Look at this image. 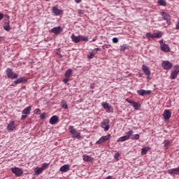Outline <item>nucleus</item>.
<instances>
[{
    "label": "nucleus",
    "instance_id": "0eeeda50",
    "mask_svg": "<svg viewBox=\"0 0 179 179\" xmlns=\"http://www.w3.org/2000/svg\"><path fill=\"white\" fill-rule=\"evenodd\" d=\"M52 13H53L55 17H58L59 15H62L64 12L62 9H59L57 6H53V7H52Z\"/></svg>",
    "mask_w": 179,
    "mask_h": 179
},
{
    "label": "nucleus",
    "instance_id": "de8ad7c7",
    "mask_svg": "<svg viewBox=\"0 0 179 179\" xmlns=\"http://www.w3.org/2000/svg\"><path fill=\"white\" fill-rule=\"evenodd\" d=\"M27 117V115L26 114H22L21 116V120H25Z\"/></svg>",
    "mask_w": 179,
    "mask_h": 179
},
{
    "label": "nucleus",
    "instance_id": "20e7f679",
    "mask_svg": "<svg viewBox=\"0 0 179 179\" xmlns=\"http://www.w3.org/2000/svg\"><path fill=\"white\" fill-rule=\"evenodd\" d=\"M160 15H162V19H164V20H166V24L169 26H170V24H171L170 14H169V13L166 12H160Z\"/></svg>",
    "mask_w": 179,
    "mask_h": 179
},
{
    "label": "nucleus",
    "instance_id": "1a4fd4ad",
    "mask_svg": "<svg viewBox=\"0 0 179 179\" xmlns=\"http://www.w3.org/2000/svg\"><path fill=\"white\" fill-rule=\"evenodd\" d=\"M11 171L13 174H15L17 177L22 176L23 174V170L21 168H17V166L11 168Z\"/></svg>",
    "mask_w": 179,
    "mask_h": 179
},
{
    "label": "nucleus",
    "instance_id": "7ed1b4c3",
    "mask_svg": "<svg viewBox=\"0 0 179 179\" xmlns=\"http://www.w3.org/2000/svg\"><path fill=\"white\" fill-rule=\"evenodd\" d=\"M69 129L71 134H72V138H80L81 137V134L79 133L73 126H69Z\"/></svg>",
    "mask_w": 179,
    "mask_h": 179
},
{
    "label": "nucleus",
    "instance_id": "603ef678",
    "mask_svg": "<svg viewBox=\"0 0 179 179\" xmlns=\"http://www.w3.org/2000/svg\"><path fill=\"white\" fill-rule=\"evenodd\" d=\"M94 50H95V52H99V50H100V48H94Z\"/></svg>",
    "mask_w": 179,
    "mask_h": 179
},
{
    "label": "nucleus",
    "instance_id": "4468645a",
    "mask_svg": "<svg viewBox=\"0 0 179 179\" xmlns=\"http://www.w3.org/2000/svg\"><path fill=\"white\" fill-rule=\"evenodd\" d=\"M59 121V116H57V115H54L53 116H52V117H50L49 122L50 123V124H57Z\"/></svg>",
    "mask_w": 179,
    "mask_h": 179
},
{
    "label": "nucleus",
    "instance_id": "37998d69",
    "mask_svg": "<svg viewBox=\"0 0 179 179\" xmlns=\"http://www.w3.org/2000/svg\"><path fill=\"white\" fill-rule=\"evenodd\" d=\"M96 87V83H91V85H90V87L91 88V90H94Z\"/></svg>",
    "mask_w": 179,
    "mask_h": 179
},
{
    "label": "nucleus",
    "instance_id": "c03bdc74",
    "mask_svg": "<svg viewBox=\"0 0 179 179\" xmlns=\"http://www.w3.org/2000/svg\"><path fill=\"white\" fill-rule=\"evenodd\" d=\"M79 14H84L85 13V10H83V9H78V10Z\"/></svg>",
    "mask_w": 179,
    "mask_h": 179
},
{
    "label": "nucleus",
    "instance_id": "6e6552de",
    "mask_svg": "<svg viewBox=\"0 0 179 179\" xmlns=\"http://www.w3.org/2000/svg\"><path fill=\"white\" fill-rule=\"evenodd\" d=\"M111 138L110 134H108V135L103 136L100 137L99 141H96V145H101V143H103L105 141H107L108 140H110Z\"/></svg>",
    "mask_w": 179,
    "mask_h": 179
},
{
    "label": "nucleus",
    "instance_id": "5701e85b",
    "mask_svg": "<svg viewBox=\"0 0 179 179\" xmlns=\"http://www.w3.org/2000/svg\"><path fill=\"white\" fill-rule=\"evenodd\" d=\"M15 85H18V83H27V80L26 78L24 77H22L20 78H17V80H15V81L14 82Z\"/></svg>",
    "mask_w": 179,
    "mask_h": 179
},
{
    "label": "nucleus",
    "instance_id": "6ab92c4d",
    "mask_svg": "<svg viewBox=\"0 0 179 179\" xmlns=\"http://www.w3.org/2000/svg\"><path fill=\"white\" fill-rule=\"evenodd\" d=\"M160 48L162 52H164L166 53H167L168 52H170L171 50V48L169 46V45H167V43H163V45H160Z\"/></svg>",
    "mask_w": 179,
    "mask_h": 179
},
{
    "label": "nucleus",
    "instance_id": "8fccbe9b",
    "mask_svg": "<svg viewBox=\"0 0 179 179\" xmlns=\"http://www.w3.org/2000/svg\"><path fill=\"white\" fill-rule=\"evenodd\" d=\"M159 43H160V45H164V40H159Z\"/></svg>",
    "mask_w": 179,
    "mask_h": 179
},
{
    "label": "nucleus",
    "instance_id": "4be33fe9",
    "mask_svg": "<svg viewBox=\"0 0 179 179\" xmlns=\"http://www.w3.org/2000/svg\"><path fill=\"white\" fill-rule=\"evenodd\" d=\"M52 33H55V34L57 35L59 34V33H62V28L61 26H59L58 27H53L51 29Z\"/></svg>",
    "mask_w": 179,
    "mask_h": 179
},
{
    "label": "nucleus",
    "instance_id": "4c0bfd02",
    "mask_svg": "<svg viewBox=\"0 0 179 179\" xmlns=\"http://www.w3.org/2000/svg\"><path fill=\"white\" fill-rule=\"evenodd\" d=\"M95 54L96 53H93V52L88 54L87 55L88 59H93V57H94Z\"/></svg>",
    "mask_w": 179,
    "mask_h": 179
},
{
    "label": "nucleus",
    "instance_id": "c756f323",
    "mask_svg": "<svg viewBox=\"0 0 179 179\" xmlns=\"http://www.w3.org/2000/svg\"><path fill=\"white\" fill-rule=\"evenodd\" d=\"M43 173V167L41 166V168L36 167L35 169V174L36 175H40Z\"/></svg>",
    "mask_w": 179,
    "mask_h": 179
},
{
    "label": "nucleus",
    "instance_id": "09e8293b",
    "mask_svg": "<svg viewBox=\"0 0 179 179\" xmlns=\"http://www.w3.org/2000/svg\"><path fill=\"white\" fill-rule=\"evenodd\" d=\"M3 17V13H0V20H2Z\"/></svg>",
    "mask_w": 179,
    "mask_h": 179
},
{
    "label": "nucleus",
    "instance_id": "bb28decb",
    "mask_svg": "<svg viewBox=\"0 0 179 179\" xmlns=\"http://www.w3.org/2000/svg\"><path fill=\"white\" fill-rule=\"evenodd\" d=\"M72 73L73 71L72 69H71L70 68L69 69H67V71H66L64 76H66V78H67V79H69V81L70 80L71 76H72Z\"/></svg>",
    "mask_w": 179,
    "mask_h": 179
},
{
    "label": "nucleus",
    "instance_id": "dca6fc26",
    "mask_svg": "<svg viewBox=\"0 0 179 179\" xmlns=\"http://www.w3.org/2000/svg\"><path fill=\"white\" fill-rule=\"evenodd\" d=\"M137 93L138 94V95H141L142 96H144V95L150 94L152 92L151 90H138Z\"/></svg>",
    "mask_w": 179,
    "mask_h": 179
},
{
    "label": "nucleus",
    "instance_id": "ea45409f",
    "mask_svg": "<svg viewBox=\"0 0 179 179\" xmlns=\"http://www.w3.org/2000/svg\"><path fill=\"white\" fill-rule=\"evenodd\" d=\"M120 156V152H116V154H115V155H114V158L115 159H119Z\"/></svg>",
    "mask_w": 179,
    "mask_h": 179
},
{
    "label": "nucleus",
    "instance_id": "2f4dec72",
    "mask_svg": "<svg viewBox=\"0 0 179 179\" xmlns=\"http://www.w3.org/2000/svg\"><path fill=\"white\" fill-rule=\"evenodd\" d=\"M157 3L159 5V6H166L167 5L165 0H158Z\"/></svg>",
    "mask_w": 179,
    "mask_h": 179
},
{
    "label": "nucleus",
    "instance_id": "6e6d98bb",
    "mask_svg": "<svg viewBox=\"0 0 179 179\" xmlns=\"http://www.w3.org/2000/svg\"><path fill=\"white\" fill-rule=\"evenodd\" d=\"M150 76H149V75H148L147 78H148V79H150Z\"/></svg>",
    "mask_w": 179,
    "mask_h": 179
},
{
    "label": "nucleus",
    "instance_id": "58836bf2",
    "mask_svg": "<svg viewBox=\"0 0 179 179\" xmlns=\"http://www.w3.org/2000/svg\"><path fill=\"white\" fill-rule=\"evenodd\" d=\"M146 36H147V38H153V34H152L151 33H146Z\"/></svg>",
    "mask_w": 179,
    "mask_h": 179
},
{
    "label": "nucleus",
    "instance_id": "9b49d317",
    "mask_svg": "<svg viewBox=\"0 0 179 179\" xmlns=\"http://www.w3.org/2000/svg\"><path fill=\"white\" fill-rule=\"evenodd\" d=\"M162 66L164 68V69L169 71L173 67V64L170 62V61L165 60L162 61Z\"/></svg>",
    "mask_w": 179,
    "mask_h": 179
},
{
    "label": "nucleus",
    "instance_id": "13d9d810",
    "mask_svg": "<svg viewBox=\"0 0 179 179\" xmlns=\"http://www.w3.org/2000/svg\"><path fill=\"white\" fill-rule=\"evenodd\" d=\"M92 93H94V90L92 91Z\"/></svg>",
    "mask_w": 179,
    "mask_h": 179
},
{
    "label": "nucleus",
    "instance_id": "473e14b6",
    "mask_svg": "<svg viewBox=\"0 0 179 179\" xmlns=\"http://www.w3.org/2000/svg\"><path fill=\"white\" fill-rule=\"evenodd\" d=\"M61 107L62 108L68 109V104L66 103L65 100L62 101Z\"/></svg>",
    "mask_w": 179,
    "mask_h": 179
},
{
    "label": "nucleus",
    "instance_id": "b1692460",
    "mask_svg": "<svg viewBox=\"0 0 179 179\" xmlns=\"http://www.w3.org/2000/svg\"><path fill=\"white\" fill-rule=\"evenodd\" d=\"M101 106L104 109H108L110 111L113 109L112 106L108 102H102Z\"/></svg>",
    "mask_w": 179,
    "mask_h": 179
},
{
    "label": "nucleus",
    "instance_id": "cd10ccee",
    "mask_svg": "<svg viewBox=\"0 0 179 179\" xmlns=\"http://www.w3.org/2000/svg\"><path fill=\"white\" fill-rule=\"evenodd\" d=\"M149 150H150V147H145L144 148H142L141 152V155H145Z\"/></svg>",
    "mask_w": 179,
    "mask_h": 179
},
{
    "label": "nucleus",
    "instance_id": "c85d7f7f",
    "mask_svg": "<svg viewBox=\"0 0 179 179\" xmlns=\"http://www.w3.org/2000/svg\"><path fill=\"white\" fill-rule=\"evenodd\" d=\"M163 36V33L162 31H157V33H153V38H162V36Z\"/></svg>",
    "mask_w": 179,
    "mask_h": 179
},
{
    "label": "nucleus",
    "instance_id": "ddd939ff",
    "mask_svg": "<svg viewBox=\"0 0 179 179\" xmlns=\"http://www.w3.org/2000/svg\"><path fill=\"white\" fill-rule=\"evenodd\" d=\"M3 29L7 31H10L11 27L10 24L9 17H8V19L4 20Z\"/></svg>",
    "mask_w": 179,
    "mask_h": 179
},
{
    "label": "nucleus",
    "instance_id": "423d86ee",
    "mask_svg": "<svg viewBox=\"0 0 179 179\" xmlns=\"http://www.w3.org/2000/svg\"><path fill=\"white\" fill-rule=\"evenodd\" d=\"M101 127L105 131H108L110 129V120L105 119L101 122Z\"/></svg>",
    "mask_w": 179,
    "mask_h": 179
},
{
    "label": "nucleus",
    "instance_id": "4d7b16f0",
    "mask_svg": "<svg viewBox=\"0 0 179 179\" xmlns=\"http://www.w3.org/2000/svg\"><path fill=\"white\" fill-rule=\"evenodd\" d=\"M92 41H96V38H93Z\"/></svg>",
    "mask_w": 179,
    "mask_h": 179
},
{
    "label": "nucleus",
    "instance_id": "a878e982",
    "mask_svg": "<svg viewBox=\"0 0 179 179\" xmlns=\"http://www.w3.org/2000/svg\"><path fill=\"white\" fill-rule=\"evenodd\" d=\"M83 159L84 161H85V162H92V161L94 159L92 157H91V156L87 155H84L83 156Z\"/></svg>",
    "mask_w": 179,
    "mask_h": 179
},
{
    "label": "nucleus",
    "instance_id": "393cba45",
    "mask_svg": "<svg viewBox=\"0 0 179 179\" xmlns=\"http://www.w3.org/2000/svg\"><path fill=\"white\" fill-rule=\"evenodd\" d=\"M69 170H70L69 164H64V166H61L59 169V171H62V173H66Z\"/></svg>",
    "mask_w": 179,
    "mask_h": 179
},
{
    "label": "nucleus",
    "instance_id": "9d476101",
    "mask_svg": "<svg viewBox=\"0 0 179 179\" xmlns=\"http://www.w3.org/2000/svg\"><path fill=\"white\" fill-rule=\"evenodd\" d=\"M178 74H179V66H176L171 73L170 79H172V80L176 79Z\"/></svg>",
    "mask_w": 179,
    "mask_h": 179
},
{
    "label": "nucleus",
    "instance_id": "49530a36",
    "mask_svg": "<svg viewBox=\"0 0 179 179\" xmlns=\"http://www.w3.org/2000/svg\"><path fill=\"white\" fill-rule=\"evenodd\" d=\"M176 29H179V18L178 19L176 22Z\"/></svg>",
    "mask_w": 179,
    "mask_h": 179
},
{
    "label": "nucleus",
    "instance_id": "f03ea898",
    "mask_svg": "<svg viewBox=\"0 0 179 179\" xmlns=\"http://www.w3.org/2000/svg\"><path fill=\"white\" fill-rule=\"evenodd\" d=\"M6 73L9 79H17L19 75L14 73L11 68H7Z\"/></svg>",
    "mask_w": 179,
    "mask_h": 179
},
{
    "label": "nucleus",
    "instance_id": "f257e3e1",
    "mask_svg": "<svg viewBox=\"0 0 179 179\" xmlns=\"http://www.w3.org/2000/svg\"><path fill=\"white\" fill-rule=\"evenodd\" d=\"M71 38L73 41V43H80V41H89V38L88 36H83V35H76L75 34H71Z\"/></svg>",
    "mask_w": 179,
    "mask_h": 179
},
{
    "label": "nucleus",
    "instance_id": "f704fd0d",
    "mask_svg": "<svg viewBox=\"0 0 179 179\" xmlns=\"http://www.w3.org/2000/svg\"><path fill=\"white\" fill-rule=\"evenodd\" d=\"M140 138V135L139 134H136L135 135H134L132 137H131V140H139Z\"/></svg>",
    "mask_w": 179,
    "mask_h": 179
},
{
    "label": "nucleus",
    "instance_id": "7c9ffc66",
    "mask_svg": "<svg viewBox=\"0 0 179 179\" xmlns=\"http://www.w3.org/2000/svg\"><path fill=\"white\" fill-rule=\"evenodd\" d=\"M129 46L127 44H124V45H122V46H120L121 52H124L125 50H129Z\"/></svg>",
    "mask_w": 179,
    "mask_h": 179
},
{
    "label": "nucleus",
    "instance_id": "aec40b11",
    "mask_svg": "<svg viewBox=\"0 0 179 179\" xmlns=\"http://www.w3.org/2000/svg\"><path fill=\"white\" fill-rule=\"evenodd\" d=\"M142 70L145 73V76H150L151 75V71L149 69V67L148 66H145V64H143L142 66Z\"/></svg>",
    "mask_w": 179,
    "mask_h": 179
},
{
    "label": "nucleus",
    "instance_id": "79ce46f5",
    "mask_svg": "<svg viewBox=\"0 0 179 179\" xmlns=\"http://www.w3.org/2000/svg\"><path fill=\"white\" fill-rule=\"evenodd\" d=\"M112 41H113V43H117L118 41H119L118 38H113L112 39Z\"/></svg>",
    "mask_w": 179,
    "mask_h": 179
},
{
    "label": "nucleus",
    "instance_id": "a18cd8bd",
    "mask_svg": "<svg viewBox=\"0 0 179 179\" xmlns=\"http://www.w3.org/2000/svg\"><path fill=\"white\" fill-rule=\"evenodd\" d=\"M69 81V78H64V80H63L64 83H68Z\"/></svg>",
    "mask_w": 179,
    "mask_h": 179
},
{
    "label": "nucleus",
    "instance_id": "a211bd4d",
    "mask_svg": "<svg viewBox=\"0 0 179 179\" xmlns=\"http://www.w3.org/2000/svg\"><path fill=\"white\" fill-rule=\"evenodd\" d=\"M172 113L169 109H166L164 112L163 116L164 120H169Z\"/></svg>",
    "mask_w": 179,
    "mask_h": 179
},
{
    "label": "nucleus",
    "instance_id": "864d4df0",
    "mask_svg": "<svg viewBox=\"0 0 179 179\" xmlns=\"http://www.w3.org/2000/svg\"><path fill=\"white\" fill-rule=\"evenodd\" d=\"M106 179H113V176H108Z\"/></svg>",
    "mask_w": 179,
    "mask_h": 179
},
{
    "label": "nucleus",
    "instance_id": "72a5a7b5",
    "mask_svg": "<svg viewBox=\"0 0 179 179\" xmlns=\"http://www.w3.org/2000/svg\"><path fill=\"white\" fill-rule=\"evenodd\" d=\"M164 148L168 149L169 145H171V142L169 140L164 141Z\"/></svg>",
    "mask_w": 179,
    "mask_h": 179
},
{
    "label": "nucleus",
    "instance_id": "e433bc0d",
    "mask_svg": "<svg viewBox=\"0 0 179 179\" xmlns=\"http://www.w3.org/2000/svg\"><path fill=\"white\" fill-rule=\"evenodd\" d=\"M34 114H36L37 115H40L41 114V110L39 108H36L34 110Z\"/></svg>",
    "mask_w": 179,
    "mask_h": 179
},
{
    "label": "nucleus",
    "instance_id": "bf43d9fd",
    "mask_svg": "<svg viewBox=\"0 0 179 179\" xmlns=\"http://www.w3.org/2000/svg\"><path fill=\"white\" fill-rule=\"evenodd\" d=\"M178 155H179V151H178Z\"/></svg>",
    "mask_w": 179,
    "mask_h": 179
},
{
    "label": "nucleus",
    "instance_id": "412c9836",
    "mask_svg": "<svg viewBox=\"0 0 179 179\" xmlns=\"http://www.w3.org/2000/svg\"><path fill=\"white\" fill-rule=\"evenodd\" d=\"M31 110V106H29L27 108H24V109L22 110V114H25V115L27 117V115H30Z\"/></svg>",
    "mask_w": 179,
    "mask_h": 179
},
{
    "label": "nucleus",
    "instance_id": "2eb2a0df",
    "mask_svg": "<svg viewBox=\"0 0 179 179\" xmlns=\"http://www.w3.org/2000/svg\"><path fill=\"white\" fill-rule=\"evenodd\" d=\"M15 121H10V123L7 126V131H13L14 129H15Z\"/></svg>",
    "mask_w": 179,
    "mask_h": 179
},
{
    "label": "nucleus",
    "instance_id": "39448f33",
    "mask_svg": "<svg viewBox=\"0 0 179 179\" xmlns=\"http://www.w3.org/2000/svg\"><path fill=\"white\" fill-rule=\"evenodd\" d=\"M133 133H134L133 130H129L124 136L119 137L117 141V142L127 141V140H129V138H131V135H133Z\"/></svg>",
    "mask_w": 179,
    "mask_h": 179
},
{
    "label": "nucleus",
    "instance_id": "f8f14e48",
    "mask_svg": "<svg viewBox=\"0 0 179 179\" xmlns=\"http://www.w3.org/2000/svg\"><path fill=\"white\" fill-rule=\"evenodd\" d=\"M126 101L129 102V103L133 104V107L136 110H138L141 108V104L138 102H136L135 101H131L129 99H126Z\"/></svg>",
    "mask_w": 179,
    "mask_h": 179
},
{
    "label": "nucleus",
    "instance_id": "c9c22d12",
    "mask_svg": "<svg viewBox=\"0 0 179 179\" xmlns=\"http://www.w3.org/2000/svg\"><path fill=\"white\" fill-rule=\"evenodd\" d=\"M49 166H50L49 163H43L42 166L43 171V170L47 169L49 167Z\"/></svg>",
    "mask_w": 179,
    "mask_h": 179
},
{
    "label": "nucleus",
    "instance_id": "5fc2aeb1",
    "mask_svg": "<svg viewBox=\"0 0 179 179\" xmlns=\"http://www.w3.org/2000/svg\"><path fill=\"white\" fill-rule=\"evenodd\" d=\"M138 76H139V78H142L143 74L140 73V74H138Z\"/></svg>",
    "mask_w": 179,
    "mask_h": 179
},
{
    "label": "nucleus",
    "instance_id": "3c124183",
    "mask_svg": "<svg viewBox=\"0 0 179 179\" xmlns=\"http://www.w3.org/2000/svg\"><path fill=\"white\" fill-rule=\"evenodd\" d=\"M75 1H76L77 3H80L82 1V0H75Z\"/></svg>",
    "mask_w": 179,
    "mask_h": 179
},
{
    "label": "nucleus",
    "instance_id": "a19ab883",
    "mask_svg": "<svg viewBox=\"0 0 179 179\" xmlns=\"http://www.w3.org/2000/svg\"><path fill=\"white\" fill-rule=\"evenodd\" d=\"M45 116H46V113H43L41 115L40 117H41V120H44V119H45Z\"/></svg>",
    "mask_w": 179,
    "mask_h": 179
},
{
    "label": "nucleus",
    "instance_id": "f3484780",
    "mask_svg": "<svg viewBox=\"0 0 179 179\" xmlns=\"http://www.w3.org/2000/svg\"><path fill=\"white\" fill-rule=\"evenodd\" d=\"M168 174L178 175L179 174V166H178L177 168H173L172 169H169Z\"/></svg>",
    "mask_w": 179,
    "mask_h": 179
}]
</instances>
